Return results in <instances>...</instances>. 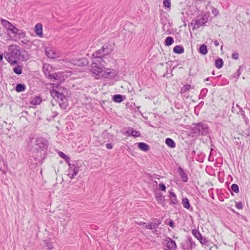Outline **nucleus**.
<instances>
[{"label":"nucleus","instance_id":"nucleus-1","mask_svg":"<svg viewBox=\"0 0 250 250\" xmlns=\"http://www.w3.org/2000/svg\"><path fill=\"white\" fill-rule=\"evenodd\" d=\"M4 56L11 65L18 64L19 61L24 62L30 59L28 52L25 50H21L20 46L16 44L9 45L8 51L4 53Z\"/></svg>","mask_w":250,"mask_h":250},{"label":"nucleus","instance_id":"nucleus-2","mask_svg":"<svg viewBox=\"0 0 250 250\" xmlns=\"http://www.w3.org/2000/svg\"><path fill=\"white\" fill-rule=\"evenodd\" d=\"M102 62L101 59L95 60L91 65L90 71L95 78L97 79L101 78H106L111 74L113 76L116 74L114 69L104 67Z\"/></svg>","mask_w":250,"mask_h":250},{"label":"nucleus","instance_id":"nucleus-3","mask_svg":"<svg viewBox=\"0 0 250 250\" xmlns=\"http://www.w3.org/2000/svg\"><path fill=\"white\" fill-rule=\"evenodd\" d=\"M51 96L54 98L59 100V105L61 108L66 109L68 105L67 99L62 94V90L60 92L56 90L52 89L50 91Z\"/></svg>","mask_w":250,"mask_h":250},{"label":"nucleus","instance_id":"nucleus-4","mask_svg":"<svg viewBox=\"0 0 250 250\" xmlns=\"http://www.w3.org/2000/svg\"><path fill=\"white\" fill-rule=\"evenodd\" d=\"M194 126L192 128V131L193 134L198 135H206L208 132V128L207 125L203 123H199L196 124H193Z\"/></svg>","mask_w":250,"mask_h":250},{"label":"nucleus","instance_id":"nucleus-5","mask_svg":"<svg viewBox=\"0 0 250 250\" xmlns=\"http://www.w3.org/2000/svg\"><path fill=\"white\" fill-rule=\"evenodd\" d=\"M109 45L108 44H104L100 49L93 54V57L98 59L97 60L101 59V61H103L102 57L107 55L111 51V49L108 47Z\"/></svg>","mask_w":250,"mask_h":250},{"label":"nucleus","instance_id":"nucleus-6","mask_svg":"<svg viewBox=\"0 0 250 250\" xmlns=\"http://www.w3.org/2000/svg\"><path fill=\"white\" fill-rule=\"evenodd\" d=\"M177 248V245L174 241L169 237H166L164 244V249L165 250H175Z\"/></svg>","mask_w":250,"mask_h":250},{"label":"nucleus","instance_id":"nucleus-7","mask_svg":"<svg viewBox=\"0 0 250 250\" xmlns=\"http://www.w3.org/2000/svg\"><path fill=\"white\" fill-rule=\"evenodd\" d=\"M1 23L2 25L8 30L10 31L11 33L15 34L17 31V28L14 26L11 22L9 21L4 19L0 20Z\"/></svg>","mask_w":250,"mask_h":250},{"label":"nucleus","instance_id":"nucleus-8","mask_svg":"<svg viewBox=\"0 0 250 250\" xmlns=\"http://www.w3.org/2000/svg\"><path fill=\"white\" fill-rule=\"evenodd\" d=\"M71 64L79 66H83L88 64V61L85 58L81 59H72L71 60L67 61Z\"/></svg>","mask_w":250,"mask_h":250},{"label":"nucleus","instance_id":"nucleus-9","mask_svg":"<svg viewBox=\"0 0 250 250\" xmlns=\"http://www.w3.org/2000/svg\"><path fill=\"white\" fill-rule=\"evenodd\" d=\"M208 20V16L205 14L202 16L200 19H196L194 21V28H198L200 26L204 25Z\"/></svg>","mask_w":250,"mask_h":250},{"label":"nucleus","instance_id":"nucleus-10","mask_svg":"<svg viewBox=\"0 0 250 250\" xmlns=\"http://www.w3.org/2000/svg\"><path fill=\"white\" fill-rule=\"evenodd\" d=\"M35 145L36 146V149L38 150H43L46 148V142L42 138H38L35 142Z\"/></svg>","mask_w":250,"mask_h":250},{"label":"nucleus","instance_id":"nucleus-11","mask_svg":"<svg viewBox=\"0 0 250 250\" xmlns=\"http://www.w3.org/2000/svg\"><path fill=\"white\" fill-rule=\"evenodd\" d=\"M79 167L73 165H70L68 168V175L72 179L78 174L79 172Z\"/></svg>","mask_w":250,"mask_h":250},{"label":"nucleus","instance_id":"nucleus-12","mask_svg":"<svg viewBox=\"0 0 250 250\" xmlns=\"http://www.w3.org/2000/svg\"><path fill=\"white\" fill-rule=\"evenodd\" d=\"M45 53L48 57L54 59L58 57L57 52L54 50L50 48H46Z\"/></svg>","mask_w":250,"mask_h":250},{"label":"nucleus","instance_id":"nucleus-13","mask_svg":"<svg viewBox=\"0 0 250 250\" xmlns=\"http://www.w3.org/2000/svg\"><path fill=\"white\" fill-rule=\"evenodd\" d=\"M124 134L128 136H132L135 137H139L141 135L139 131L133 130L132 128H129L127 131H125Z\"/></svg>","mask_w":250,"mask_h":250},{"label":"nucleus","instance_id":"nucleus-14","mask_svg":"<svg viewBox=\"0 0 250 250\" xmlns=\"http://www.w3.org/2000/svg\"><path fill=\"white\" fill-rule=\"evenodd\" d=\"M35 32L40 37H42V26L41 23H37L35 26Z\"/></svg>","mask_w":250,"mask_h":250},{"label":"nucleus","instance_id":"nucleus-15","mask_svg":"<svg viewBox=\"0 0 250 250\" xmlns=\"http://www.w3.org/2000/svg\"><path fill=\"white\" fill-rule=\"evenodd\" d=\"M169 198L171 204L176 205L178 204L176 195L173 192L169 191Z\"/></svg>","mask_w":250,"mask_h":250},{"label":"nucleus","instance_id":"nucleus-16","mask_svg":"<svg viewBox=\"0 0 250 250\" xmlns=\"http://www.w3.org/2000/svg\"><path fill=\"white\" fill-rule=\"evenodd\" d=\"M161 224V222L159 220H157V222L151 223L150 224L146 226V228L147 229H153L158 228L159 225Z\"/></svg>","mask_w":250,"mask_h":250},{"label":"nucleus","instance_id":"nucleus-17","mask_svg":"<svg viewBox=\"0 0 250 250\" xmlns=\"http://www.w3.org/2000/svg\"><path fill=\"white\" fill-rule=\"evenodd\" d=\"M17 66L13 68L14 72L17 75H21L22 73V65L16 64Z\"/></svg>","mask_w":250,"mask_h":250},{"label":"nucleus","instance_id":"nucleus-18","mask_svg":"<svg viewBox=\"0 0 250 250\" xmlns=\"http://www.w3.org/2000/svg\"><path fill=\"white\" fill-rule=\"evenodd\" d=\"M138 146L141 150L144 151H147L149 149L148 145L145 143H139L138 144Z\"/></svg>","mask_w":250,"mask_h":250},{"label":"nucleus","instance_id":"nucleus-19","mask_svg":"<svg viewBox=\"0 0 250 250\" xmlns=\"http://www.w3.org/2000/svg\"><path fill=\"white\" fill-rule=\"evenodd\" d=\"M199 52L200 54L203 55H206L208 53L207 45L204 44H202L199 48Z\"/></svg>","mask_w":250,"mask_h":250},{"label":"nucleus","instance_id":"nucleus-20","mask_svg":"<svg viewBox=\"0 0 250 250\" xmlns=\"http://www.w3.org/2000/svg\"><path fill=\"white\" fill-rule=\"evenodd\" d=\"M112 100L114 102L116 103H121L124 100L123 96L120 94L115 95L113 96Z\"/></svg>","mask_w":250,"mask_h":250},{"label":"nucleus","instance_id":"nucleus-21","mask_svg":"<svg viewBox=\"0 0 250 250\" xmlns=\"http://www.w3.org/2000/svg\"><path fill=\"white\" fill-rule=\"evenodd\" d=\"M173 51L175 53L182 54L184 52V48L181 46L176 45L173 48Z\"/></svg>","mask_w":250,"mask_h":250},{"label":"nucleus","instance_id":"nucleus-22","mask_svg":"<svg viewBox=\"0 0 250 250\" xmlns=\"http://www.w3.org/2000/svg\"><path fill=\"white\" fill-rule=\"evenodd\" d=\"M165 142L167 145L171 148H174L176 146L174 141L170 138H167Z\"/></svg>","mask_w":250,"mask_h":250},{"label":"nucleus","instance_id":"nucleus-23","mask_svg":"<svg viewBox=\"0 0 250 250\" xmlns=\"http://www.w3.org/2000/svg\"><path fill=\"white\" fill-rule=\"evenodd\" d=\"M223 63L224 62L223 60L221 58H219L215 61V65L217 68L220 69L222 67Z\"/></svg>","mask_w":250,"mask_h":250},{"label":"nucleus","instance_id":"nucleus-24","mask_svg":"<svg viewBox=\"0 0 250 250\" xmlns=\"http://www.w3.org/2000/svg\"><path fill=\"white\" fill-rule=\"evenodd\" d=\"M25 89V86L23 84L19 83L16 86V90L18 92H22Z\"/></svg>","mask_w":250,"mask_h":250},{"label":"nucleus","instance_id":"nucleus-25","mask_svg":"<svg viewBox=\"0 0 250 250\" xmlns=\"http://www.w3.org/2000/svg\"><path fill=\"white\" fill-rule=\"evenodd\" d=\"M182 204L184 207L187 209H189L190 208V204L188 199L186 197L183 198L182 199Z\"/></svg>","mask_w":250,"mask_h":250},{"label":"nucleus","instance_id":"nucleus-26","mask_svg":"<svg viewBox=\"0 0 250 250\" xmlns=\"http://www.w3.org/2000/svg\"><path fill=\"white\" fill-rule=\"evenodd\" d=\"M192 234L198 239H202V235L199 231L196 229H194L192 231Z\"/></svg>","mask_w":250,"mask_h":250},{"label":"nucleus","instance_id":"nucleus-27","mask_svg":"<svg viewBox=\"0 0 250 250\" xmlns=\"http://www.w3.org/2000/svg\"><path fill=\"white\" fill-rule=\"evenodd\" d=\"M42 99L40 97H36L31 101V104L33 105H39L42 102Z\"/></svg>","mask_w":250,"mask_h":250},{"label":"nucleus","instance_id":"nucleus-28","mask_svg":"<svg viewBox=\"0 0 250 250\" xmlns=\"http://www.w3.org/2000/svg\"><path fill=\"white\" fill-rule=\"evenodd\" d=\"M174 42V40L171 37H167L165 40V45L166 46L171 45Z\"/></svg>","mask_w":250,"mask_h":250},{"label":"nucleus","instance_id":"nucleus-29","mask_svg":"<svg viewBox=\"0 0 250 250\" xmlns=\"http://www.w3.org/2000/svg\"><path fill=\"white\" fill-rule=\"evenodd\" d=\"M232 111L233 113H236L237 114L241 113L242 112V108H240V107L238 106L237 104L236 105V106H232Z\"/></svg>","mask_w":250,"mask_h":250},{"label":"nucleus","instance_id":"nucleus-30","mask_svg":"<svg viewBox=\"0 0 250 250\" xmlns=\"http://www.w3.org/2000/svg\"><path fill=\"white\" fill-rule=\"evenodd\" d=\"M181 177L182 179V181L184 182H186L188 181V178L187 174L184 172L183 170H181V171L180 172Z\"/></svg>","mask_w":250,"mask_h":250},{"label":"nucleus","instance_id":"nucleus-31","mask_svg":"<svg viewBox=\"0 0 250 250\" xmlns=\"http://www.w3.org/2000/svg\"><path fill=\"white\" fill-rule=\"evenodd\" d=\"M16 32L15 35H19L20 38H24L25 37V33L22 30L17 29V31Z\"/></svg>","mask_w":250,"mask_h":250},{"label":"nucleus","instance_id":"nucleus-32","mask_svg":"<svg viewBox=\"0 0 250 250\" xmlns=\"http://www.w3.org/2000/svg\"><path fill=\"white\" fill-rule=\"evenodd\" d=\"M59 155L60 156V157L66 161H67L70 159L69 157L66 155L65 154H64L62 152L59 151Z\"/></svg>","mask_w":250,"mask_h":250},{"label":"nucleus","instance_id":"nucleus-33","mask_svg":"<svg viewBox=\"0 0 250 250\" xmlns=\"http://www.w3.org/2000/svg\"><path fill=\"white\" fill-rule=\"evenodd\" d=\"M191 88V85L189 84H186L181 89V91L183 93H185L188 91Z\"/></svg>","mask_w":250,"mask_h":250},{"label":"nucleus","instance_id":"nucleus-34","mask_svg":"<svg viewBox=\"0 0 250 250\" xmlns=\"http://www.w3.org/2000/svg\"><path fill=\"white\" fill-rule=\"evenodd\" d=\"M231 190L235 193H238L239 192V187L237 185L235 184H233L231 186Z\"/></svg>","mask_w":250,"mask_h":250},{"label":"nucleus","instance_id":"nucleus-35","mask_svg":"<svg viewBox=\"0 0 250 250\" xmlns=\"http://www.w3.org/2000/svg\"><path fill=\"white\" fill-rule=\"evenodd\" d=\"M163 4L165 7L170 8L171 6L170 0H164Z\"/></svg>","mask_w":250,"mask_h":250},{"label":"nucleus","instance_id":"nucleus-36","mask_svg":"<svg viewBox=\"0 0 250 250\" xmlns=\"http://www.w3.org/2000/svg\"><path fill=\"white\" fill-rule=\"evenodd\" d=\"M156 199L157 201L162 204L165 201V197L163 196L160 195L156 197Z\"/></svg>","mask_w":250,"mask_h":250},{"label":"nucleus","instance_id":"nucleus-37","mask_svg":"<svg viewBox=\"0 0 250 250\" xmlns=\"http://www.w3.org/2000/svg\"><path fill=\"white\" fill-rule=\"evenodd\" d=\"M236 207L237 208L239 209H241L243 208V205L241 202L236 203Z\"/></svg>","mask_w":250,"mask_h":250},{"label":"nucleus","instance_id":"nucleus-38","mask_svg":"<svg viewBox=\"0 0 250 250\" xmlns=\"http://www.w3.org/2000/svg\"><path fill=\"white\" fill-rule=\"evenodd\" d=\"M211 12L215 16H217L219 14L218 10L215 8H212Z\"/></svg>","mask_w":250,"mask_h":250},{"label":"nucleus","instance_id":"nucleus-39","mask_svg":"<svg viewBox=\"0 0 250 250\" xmlns=\"http://www.w3.org/2000/svg\"><path fill=\"white\" fill-rule=\"evenodd\" d=\"M239 58V54L237 52H234L232 55V58L234 60H237Z\"/></svg>","mask_w":250,"mask_h":250},{"label":"nucleus","instance_id":"nucleus-40","mask_svg":"<svg viewBox=\"0 0 250 250\" xmlns=\"http://www.w3.org/2000/svg\"><path fill=\"white\" fill-rule=\"evenodd\" d=\"M49 77L51 79H54L55 80H57V78H58V74L56 73H55L54 74H53V75H49Z\"/></svg>","mask_w":250,"mask_h":250},{"label":"nucleus","instance_id":"nucleus-41","mask_svg":"<svg viewBox=\"0 0 250 250\" xmlns=\"http://www.w3.org/2000/svg\"><path fill=\"white\" fill-rule=\"evenodd\" d=\"M159 187L161 189V190L163 191H165L166 190V186L164 184H159Z\"/></svg>","mask_w":250,"mask_h":250},{"label":"nucleus","instance_id":"nucleus-42","mask_svg":"<svg viewBox=\"0 0 250 250\" xmlns=\"http://www.w3.org/2000/svg\"><path fill=\"white\" fill-rule=\"evenodd\" d=\"M106 147L107 148V149H112L113 148V146L110 143H108L106 145Z\"/></svg>","mask_w":250,"mask_h":250},{"label":"nucleus","instance_id":"nucleus-43","mask_svg":"<svg viewBox=\"0 0 250 250\" xmlns=\"http://www.w3.org/2000/svg\"><path fill=\"white\" fill-rule=\"evenodd\" d=\"M200 243L202 244H205L207 242V240L205 238H203L202 237V239L199 240Z\"/></svg>","mask_w":250,"mask_h":250},{"label":"nucleus","instance_id":"nucleus-44","mask_svg":"<svg viewBox=\"0 0 250 250\" xmlns=\"http://www.w3.org/2000/svg\"><path fill=\"white\" fill-rule=\"evenodd\" d=\"M241 73V71L240 68H239L237 71V76H236L237 78H239Z\"/></svg>","mask_w":250,"mask_h":250},{"label":"nucleus","instance_id":"nucleus-45","mask_svg":"<svg viewBox=\"0 0 250 250\" xmlns=\"http://www.w3.org/2000/svg\"><path fill=\"white\" fill-rule=\"evenodd\" d=\"M168 225H169L170 227H171V228H174V222H173V221H172V220H170V221H169V222Z\"/></svg>","mask_w":250,"mask_h":250},{"label":"nucleus","instance_id":"nucleus-46","mask_svg":"<svg viewBox=\"0 0 250 250\" xmlns=\"http://www.w3.org/2000/svg\"><path fill=\"white\" fill-rule=\"evenodd\" d=\"M47 246V249L49 250H50L52 249L53 248L52 244H49L48 243Z\"/></svg>","mask_w":250,"mask_h":250},{"label":"nucleus","instance_id":"nucleus-47","mask_svg":"<svg viewBox=\"0 0 250 250\" xmlns=\"http://www.w3.org/2000/svg\"><path fill=\"white\" fill-rule=\"evenodd\" d=\"M206 2V1L205 0H199L198 1H197V3L198 4H201L202 3H205Z\"/></svg>","mask_w":250,"mask_h":250},{"label":"nucleus","instance_id":"nucleus-48","mask_svg":"<svg viewBox=\"0 0 250 250\" xmlns=\"http://www.w3.org/2000/svg\"><path fill=\"white\" fill-rule=\"evenodd\" d=\"M214 44L216 46H218L219 45V42L217 40H215L214 42Z\"/></svg>","mask_w":250,"mask_h":250},{"label":"nucleus","instance_id":"nucleus-49","mask_svg":"<svg viewBox=\"0 0 250 250\" xmlns=\"http://www.w3.org/2000/svg\"><path fill=\"white\" fill-rule=\"evenodd\" d=\"M146 223H144V222H140L139 223H138V224L140 226H142V225H145Z\"/></svg>","mask_w":250,"mask_h":250},{"label":"nucleus","instance_id":"nucleus-50","mask_svg":"<svg viewBox=\"0 0 250 250\" xmlns=\"http://www.w3.org/2000/svg\"><path fill=\"white\" fill-rule=\"evenodd\" d=\"M2 60H3V55H2V54H1L0 55V61H2Z\"/></svg>","mask_w":250,"mask_h":250},{"label":"nucleus","instance_id":"nucleus-51","mask_svg":"<svg viewBox=\"0 0 250 250\" xmlns=\"http://www.w3.org/2000/svg\"><path fill=\"white\" fill-rule=\"evenodd\" d=\"M206 81H208V78H207L205 80Z\"/></svg>","mask_w":250,"mask_h":250},{"label":"nucleus","instance_id":"nucleus-52","mask_svg":"<svg viewBox=\"0 0 250 250\" xmlns=\"http://www.w3.org/2000/svg\"><path fill=\"white\" fill-rule=\"evenodd\" d=\"M45 65H43V68H45Z\"/></svg>","mask_w":250,"mask_h":250}]
</instances>
